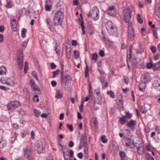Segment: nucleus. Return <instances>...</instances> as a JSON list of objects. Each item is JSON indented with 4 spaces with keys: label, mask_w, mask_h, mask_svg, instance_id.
Masks as SVG:
<instances>
[{
    "label": "nucleus",
    "mask_w": 160,
    "mask_h": 160,
    "mask_svg": "<svg viewBox=\"0 0 160 160\" xmlns=\"http://www.w3.org/2000/svg\"><path fill=\"white\" fill-rule=\"evenodd\" d=\"M64 18V14L61 11L58 10L55 12L53 17V22L55 26L61 25Z\"/></svg>",
    "instance_id": "nucleus-1"
},
{
    "label": "nucleus",
    "mask_w": 160,
    "mask_h": 160,
    "mask_svg": "<svg viewBox=\"0 0 160 160\" xmlns=\"http://www.w3.org/2000/svg\"><path fill=\"white\" fill-rule=\"evenodd\" d=\"M134 10V8L132 6H128L127 8L123 10L124 20L125 22L131 23L130 21L131 18V13Z\"/></svg>",
    "instance_id": "nucleus-2"
},
{
    "label": "nucleus",
    "mask_w": 160,
    "mask_h": 160,
    "mask_svg": "<svg viewBox=\"0 0 160 160\" xmlns=\"http://www.w3.org/2000/svg\"><path fill=\"white\" fill-rule=\"evenodd\" d=\"M105 26L108 32L112 35L117 34V29L114 23L112 21H109L106 23Z\"/></svg>",
    "instance_id": "nucleus-3"
},
{
    "label": "nucleus",
    "mask_w": 160,
    "mask_h": 160,
    "mask_svg": "<svg viewBox=\"0 0 160 160\" xmlns=\"http://www.w3.org/2000/svg\"><path fill=\"white\" fill-rule=\"evenodd\" d=\"M99 11L96 7H94L92 10L89 12L88 14V17H92L95 21L98 20L99 18Z\"/></svg>",
    "instance_id": "nucleus-4"
},
{
    "label": "nucleus",
    "mask_w": 160,
    "mask_h": 160,
    "mask_svg": "<svg viewBox=\"0 0 160 160\" xmlns=\"http://www.w3.org/2000/svg\"><path fill=\"white\" fill-rule=\"evenodd\" d=\"M21 106V103L18 101L11 102L7 106L8 109L9 110H13Z\"/></svg>",
    "instance_id": "nucleus-5"
},
{
    "label": "nucleus",
    "mask_w": 160,
    "mask_h": 160,
    "mask_svg": "<svg viewBox=\"0 0 160 160\" xmlns=\"http://www.w3.org/2000/svg\"><path fill=\"white\" fill-rule=\"evenodd\" d=\"M128 25V36L129 39L130 40H132L134 38V34L133 30L131 26V23H129Z\"/></svg>",
    "instance_id": "nucleus-6"
},
{
    "label": "nucleus",
    "mask_w": 160,
    "mask_h": 160,
    "mask_svg": "<svg viewBox=\"0 0 160 160\" xmlns=\"http://www.w3.org/2000/svg\"><path fill=\"white\" fill-rule=\"evenodd\" d=\"M17 63L19 69L20 70L22 69L23 67V56L22 53H20L18 55Z\"/></svg>",
    "instance_id": "nucleus-7"
},
{
    "label": "nucleus",
    "mask_w": 160,
    "mask_h": 160,
    "mask_svg": "<svg viewBox=\"0 0 160 160\" xmlns=\"http://www.w3.org/2000/svg\"><path fill=\"white\" fill-rule=\"evenodd\" d=\"M108 14L109 16L115 17L116 16V12L115 6H109L107 11Z\"/></svg>",
    "instance_id": "nucleus-8"
},
{
    "label": "nucleus",
    "mask_w": 160,
    "mask_h": 160,
    "mask_svg": "<svg viewBox=\"0 0 160 160\" xmlns=\"http://www.w3.org/2000/svg\"><path fill=\"white\" fill-rule=\"evenodd\" d=\"M125 140L126 145L127 147L132 148L135 146L134 140L132 138H126Z\"/></svg>",
    "instance_id": "nucleus-9"
},
{
    "label": "nucleus",
    "mask_w": 160,
    "mask_h": 160,
    "mask_svg": "<svg viewBox=\"0 0 160 160\" xmlns=\"http://www.w3.org/2000/svg\"><path fill=\"white\" fill-rule=\"evenodd\" d=\"M24 156L28 160H32V156L31 151L29 150L28 147L24 149Z\"/></svg>",
    "instance_id": "nucleus-10"
},
{
    "label": "nucleus",
    "mask_w": 160,
    "mask_h": 160,
    "mask_svg": "<svg viewBox=\"0 0 160 160\" xmlns=\"http://www.w3.org/2000/svg\"><path fill=\"white\" fill-rule=\"evenodd\" d=\"M29 84L34 91L39 92L40 91V89L38 86L35 84L33 80H31L30 81Z\"/></svg>",
    "instance_id": "nucleus-11"
},
{
    "label": "nucleus",
    "mask_w": 160,
    "mask_h": 160,
    "mask_svg": "<svg viewBox=\"0 0 160 160\" xmlns=\"http://www.w3.org/2000/svg\"><path fill=\"white\" fill-rule=\"evenodd\" d=\"M44 143H43L41 141H39L37 147V151L38 153L43 152V151L45 150V147Z\"/></svg>",
    "instance_id": "nucleus-12"
},
{
    "label": "nucleus",
    "mask_w": 160,
    "mask_h": 160,
    "mask_svg": "<svg viewBox=\"0 0 160 160\" xmlns=\"http://www.w3.org/2000/svg\"><path fill=\"white\" fill-rule=\"evenodd\" d=\"M136 124V122L133 120H130L127 124V126L131 130H133Z\"/></svg>",
    "instance_id": "nucleus-13"
},
{
    "label": "nucleus",
    "mask_w": 160,
    "mask_h": 160,
    "mask_svg": "<svg viewBox=\"0 0 160 160\" xmlns=\"http://www.w3.org/2000/svg\"><path fill=\"white\" fill-rule=\"evenodd\" d=\"M142 78H143L142 81L144 82L143 83L145 84L147 83L151 80L149 76L147 74H145L142 75Z\"/></svg>",
    "instance_id": "nucleus-14"
},
{
    "label": "nucleus",
    "mask_w": 160,
    "mask_h": 160,
    "mask_svg": "<svg viewBox=\"0 0 160 160\" xmlns=\"http://www.w3.org/2000/svg\"><path fill=\"white\" fill-rule=\"evenodd\" d=\"M137 153L139 155H142L143 152L144 148L142 145H140L137 147Z\"/></svg>",
    "instance_id": "nucleus-15"
},
{
    "label": "nucleus",
    "mask_w": 160,
    "mask_h": 160,
    "mask_svg": "<svg viewBox=\"0 0 160 160\" xmlns=\"http://www.w3.org/2000/svg\"><path fill=\"white\" fill-rule=\"evenodd\" d=\"M61 50V47L60 44L56 43L54 47V50L56 53L58 55H60V50Z\"/></svg>",
    "instance_id": "nucleus-16"
},
{
    "label": "nucleus",
    "mask_w": 160,
    "mask_h": 160,
    "mask_svg": "<svg viewBox=\"0 0 160 160\" xmlns=\"http://www.w3.org/2000/svg\"><path fill=\"white\" fill-rule=\"evenodd\" d=\"M46 22L48 26V27L49 29L51 30V31H52V28H53V25L51 22V19L49 18H48L46 20Z\"/></svg>",
    "instance_id": "nucleus-17"
},
{
    "label": "nucleus",
    "mask_w": 160,
    "mask_h": 160,
    "mask_svg": "<svg viewBox=\"0 0 160 160\" xmlns=\"http://www.w3.org/2000/svg\"><path fill=\"white\" fill-rule=\"evenodd\" d=\"M6 84L8 86L13 87L15 84V83L13 80L10 79H8L7 80V82Z\"/></svg>",
    "instance_id": "nucleus-18"
},
{
    "label": "nucleus",
    "mask_w": 160,
    "mask_h": 160,
    "mask_svg": "<svg viewBox=\"0 0 160 160\" xmlns=\"http://www.w3.org/2000/svg\"><path fill=\"white\" fill-rule=\"evenodd\" d=\"M6 68L4 66H2L0 67V75H4L6 73Z\"/></svg>",
    "instance_id": "nucleus-19"
},
{
    "label": "nucleus",
    "mask_w": 160,
    "mask_h": 160,
    "mask_svg": "<svg viewBox=\"0 0 160 160\" xmlns=\"http://www.w3.org/2000/svg\"><path fill=\"white\" fill-rule=\"evenodd\" d=\"M6 140L0 139V148H3L7 145Z\"/></svg>",
    "instance_id": "nucleus-20"
},
{
    "label": "nucleus",
    "mask_w": 160,
    "mask_h": 160,
    "mask_svg": "<svg viewBox=\"0 0 160 160\" xmlns=\"http://www.w3.org/2000/svg\"><path fill=\"white\" fill-rule=\"evenodd\" d=\"M119 122L122 124H124L128 121V119L126 118L125 117L123 116L119 119Z\"/></svg>",
    "instance_id": "nucleus-21"
},
{
    "label": "nucleus",
    "mask_w": 160,
    "mask_h": 160,
    "mask_svg": "<svg viewBox=\"0 0 160 160\" xmlns=\"http://www.w3.org/2000/svg\"><path fill=\"white\" fill-rule=\"evenodd\" d=\"M5 6L7 8H11L12 6V3L11 0H6V4Z\"/></svg>",
    "instance_id": "nucleus-22"
},
{
    "label": "nucleus",
    "mask_w": 160,
    "mask_h": 160,
    "mask_svg": "<svg viewBox=\"0 0 160 160\" xmlns=\"http://www.w3.org/2000/svg\"><path fill=\"white\" fill-rule=\"evenodd\" d=\"M63 69H64V65H62V69H61V82L62 83H65V80H64L63 75Z\"/></svg>",
    "instance_id": "nucleus-23"
},
{
    "label": "nucleus",
    "mask_w": 160,
    "mask_h": 160,
    "mask_svg": "<svg viewBox=\"0 0 160 160\" xmlns=\"http://www.w3.org/2000/svg\"><path fill=\"white\" fill-rule=\"evenodd\" d=\"M71 50L70 49L68 48L67 47H66V52L67 58L68 59H69L71 58Z\"/></svg>",
    "instance_id": "nucleus-24"
},
{
    "label": "nucleus",
    "mask_w": 160,
    "mask_h": 160,
    "mask_svg": "<svg viewBox=\"0 0 160 160\" xmlns=\"http://www.w3.org/2000/svg\"><path fill=\"white\" fill-rule=\"evenodd\" d=\"M145 84L143 83H140L139 85V90L141 92H144L145 91Z\"/></svg>",
    "instance_id": "nucleus-25"
},
{
    "label": "nucleus",
    "mask_w": 160,
    "mask_h": 160,
    "mask_svg": "<svg viewBox=\"0 0 160 160\" xmlns=\"http://www.w3.org/2000/svg\"><path fill=\"white\" fill-rule=\"evenodd\" d=\"M60 90H57L56 92L55 97L56 98H61L62 97V95L60 93Z\"/></svg>",
    "instance_id": "nucleus-26"
},
{
    "label": "nucleus",
    "mask_w": 160,
    "mask_h": 160,
    "mask_svg": "<svg viewBox=\"0 0 160 160\" xmlns=\"http://www.w3.org/2000/svg\"><path fill=\"white\" fill-rule=\"evenodd\" d=\"M119 154L121 158V160H124L126 157V154L124 152L120 151L119 152Z\"/></svg>",
    "instance_id": "nucleus-27"
},
{
    "label": "nucleus",
    "mask_w": 160,
    "mask_h": 160,
    "mask_svg": "<svg viewBox=\"0 0 160 160\" xmlns=\"http://www.w3.org/2000/svg\"><path fill=\"white\" fill-rule=\"evenodd\" d=\"M140 109L142 113H145L147 111L144 106H142L140 107Z\"/></svg>",
    "instance_id": "nucleus-28"
},
{
    "label": "nucleus",
    "mask_w": 160,
    "mask_h": 160,
    "mask_svg": "<svg viewBox=\"0 0 160 160\" xmlns=\"http://www.w3.org/2000/svg\"><path fill=\"white\" fill-rule=\"evenodd\" d=\"M34 112L35 115L37 117H39L41 113V112L40 111L36 109L34 110Z\"/></svg>",
    "instance_id": "nucleus-29"
},
{
    "label": "nucleus",
    "mask_w": 160,
    "mask_h": 160,
    "mask_svg": "<svg viewBox=\"0 0 160 160\" xmlns=\"http://www.w3.org/2000/svg\"><path fill=\"white\" fill-rule=\"evenodd\" d=\"M153 67L157 69H160V61L154 64Z\"/></svg>",
    "instance_id": "nucleus-30"
},
{
    "label": "nucleus",
    "mask_w": 160,
    "mask_h": 160,
    "mask_svg": "<svg viewBox=\"0 0 160 160\" xmlns=\"http://www.w3.org/2000/svg\"><path fill=\"white\" fill-rule=\"evenodd\" d=\"M81 27L82 33L84 35L85 33V31L84 30L85 27L84 25V22L83 21H81Z\"/></svg>",
    "instance_id": "nucleus-31"
},
{
    "label": "nucleus",
    "mask_w": 160,
    "mask_h": 160,
    "mask_svg": "<svg viewBox=\"0 0 160 160\" xmlns=\"http://www.w3.org/2000/svg\"><path fill=\"white\" fill-rule=\"evenodd\" d=\"M107 94L110 95V97L113 98H115L114 93L112 91H108Z\"/></svg>",
    "instance_id": "nucleus-32"
},
{
    "label": "nucleus",
    "mask_w": 160,
    "mask_h": 160,
    "mask_svg": "<svg viewBox=\"0 0 160 160\" xmlns=\"http://www.w3.org/2000/svg\"><path fill=\"white\" fill-rule=\"evenodd\" d=\"M26 31L27 30L25 29H22L21 31V36L22 38H24L25 37Z\"/></svg>",
    "instance_id": "nucleus-33"
},
{
    "label": "nucleus",
    "mask_w": 160,
    "mask_h": 160,
    "mask_svg": "<svg viewBox=\"0 0 160 160\" xmlns=\"http://www.w3.org/2000/svg\"><path fill=\"white\" fill-rule=\"evenodd\" d=\"M74 57L76 58H78L79 57V52L77 50H75L74 52Z\"/></svg>",
    "instance_id": "nucleus-34"
},
{
    "label": "nucleus",
    "mask_w": 160,
    "mask_h": 160,
    "mask_svg": "<svg viewBox=\"0 0 160 160\" xmlns=\"http://www.w3.org/2000/svg\"><path fill=\"white\" fill-rule=\"evenodd\" d=\"M32 76L37 81H38V79L35 71H33L32 72Z\"/></svg>",
    "instance_id": "nucleus-35"
},
{
    "label": "nucleus",
    "mask_w": 160,
    "mask_h": 160,
    "mask_svg": "<svg viewBox=\"0 0 160 160\" xmlns=\"http://www.w3.org/2000/svg\"><path fill=\"white\" fill-rule=\"evenodd\" d=\"M52 8V6L51 5L48 6L47 4H46L45 6V9L47 11H50Z\"/></svg>",
    "instance_id": "nucleus-36"
},
{
    "label": "nucleus",
    "mask_w": 160,
    "mask_h": 160,
    "mask_svg": "<svg viewBox=\"0 0 160 160\" xmlns=\"http://www.w3.org/2000/svg\"><path fill=\"white\" fill-rule=\"evenodd\" d=\"M141 15L140 14H138L137 15V20L138 22L140 24H141L143 22V21L141 18Z\"/></svg>",
    "instance_id": "nucleus-37"
},
{
    "label": "nucleus",
    "mask_w": 160,
    "mask_h": 160,
    "mask_svg": "<svg viewBox=\"0 0 160 160\" xmlns=\"http://www.w3.org/2000/svg\"><path fill=\"white\" fill-rule=\"evenodd\" d=\"M89 72V70L87 64H86V66L85 69V77H87L88 75Z\"/></svg>",
    "instance_id": "nucleus-38"
},
{
    "label": "nucleus",
    "mask_w": 160,
    "mask_h": 160,
    "mask_svg": "<svg viewBox=\"0 0 160 160\" xmlns=\"http://www.w3.org/2000/svg\"><path fill=\"white\" fill-rule=\"evenodd\" d=\"M152 66H153V65L152 63L151 62H148L147 63L146 65V68L148 69H151V68Z\"/></svg>",
    "instance_id": "nucleus-39"
},
{
    "label": "nucleus",
    "mask_w": 160,
    "mask_h": 160,
    "mask_svg": "<svg viewBox=\"0 0 160 160\" xmlns=\"http://www.w3.org/2000/svg\"><path fill=\"white\" fill-rule=\"evenodd\" d=\"M80 143L84 146L86 143V141L85 139L84 138L81 139Z\"/></svg>",
    "instance_id": "nucleus-40"
},
{
    "label": "nucleus",
    "mask_w": 160,
    "mask_h": 160,
    "mask_svg": "<svg viewBox=\"0 0 160 160\" xmlns=\"http://www.w3.org/2000/svg\"><path fill=\"white\" fill-rule=\"evenodd\" d=\"M18 113L22 116L24 115L25 114V111L22 109H20V110H18Z\"/></svg>",
    "instance_id": "nucleus-41"
},
{
    "label": "nucleus",
    "mask_w": 160,
    "mask_h": 160,
    "mask_svg": "<svg viewBox=\"0 0 160 160\" xmlns=\"http://www.w3.org/2000/svg\"><path fill=\"white\" fill-rule=\"evenodd\" d=\"M101 140L103 143H106L108 141L107 139L105 138V136L104 135L101 138Z\"/></svg>",
    "instance_id": "nucleus-42"
},
{
    "label": "nucleus",
    "mask_w": 160,
    "mask_h": 160,
    "mask_svg": "<svg viewBox=\"0 0 160 160\" xmlns=\"http://www.w3.org/2000/svg\"><path fill=\"white\" fill-rule=\"evenodd\" d=\"M98 57V55L97 53L92 54V58L93 60H97Z\"/></svg>",
    "instance_id": "nucleus-43"
},
{
    "label": "nucleus",
    "mask_w": 160,
    "mask_h": 160,
    "mask_svg": "<svg viewBox=\"0 0 160 160\" xmlns=\"http://www.w3.org/2000/svg\"><path fill=\"white\" fill-rule=\"evenodd\" d=\"M83 101H82L81 102V104L79 107V110L81 112L83 111Z\"/></svg>",
    "instance_id": "nucleus-44"
},
{
    "label": "nucleus",
    "mask_w": 160,
    "mask_h": 160,
    "mask_svg": "<svg viewBox=\"0 0 160 160\" xmlns=\"http://www.w3.org/2000/svg\"><path fill=\"white\" fill-rule=\"evenodd\" d=\"M89 96H87L86 97L84 100L85 102H87L88 101L90 97H91L92 96V94H90L91 93V91L90 90V89L89 90Z\"/></svg>",
    "instance_id": "nucleus-45"
},
{
    "label": "nucleus",
    "mask_w": 160,
    "mask_h": 160,
    "mask_svg": "<svg viewBox=\"0 0 160 160\" xmlns=\"http://www.w3.org/2000/svg\"><path fill=\"white\" fill-rule=\"evenodd\" d=\"M1 82L2 84H6L7 80L4 77H2L1 78Z\"/></svg>",
    "instance_id": "nucleus-46"
},
{
    "label": "nucleus",
    "mask_w": 160,
    "mask_h": 160,
    "mask_svg": "<svg viewBox=\"0 0 160 160\" xmlns=\"http://www.w3.org/2000/svg\"><path fill=\"white\" fill-rule=\"evenodd\" d=\"M151 49L152 52L153 53H155L156 51V48L154 46H152L151 48Z\"/></svg>",
    "instance_id": "nucleus-47"
},
{
    "label": "nucleus",
    "mask_w": 160,
    "mask_h": 160,
    "mask_svg": "<svg viewBox=\"0 0 160 160\" xmlns=\"http://www.w3.org/2000/svg\"><path fill=\"white\" fill-rule=\"evenodd\" d=\"M132 115L129 113L128 112H127L126 113V115L124 117H125L127 119H130L132 117Z\"/></svg>",
    "instance_id": "nucleus-48"
},
{
    "label": "nucleus",
    "mask_w": 160,
    "mask_h": 160,
    "mask_svg": "<svg viewBox=\"0 0 160 160\" xmlns=\"http://www.w3.org/2000/svg\"><path fill=\"white\" fill-rule=\"evenodd\" d=\"M155 15L158 18H160V12H159L157 9H156L155 11Z\"/></svg>",
    "instance_id": "nucleus-49"
},
{
    "label": "nucleus",
    "mask_w": 160,
    "mask_h": 160,
    "mask_svg": "<svg viewBox=\"0 0 160 160\" xmlns=\"http://www.w3.org/2000/svg\"><path fill=\"white\" fill-rule=\"evenodd\" d=\"M99 55L101 57H103L105 55L104 52L102 50H100L99 52Z\"/></svg>",
    "instance_id": "nucleus-50"
},
{
    "label": "nucleus",
    "mask_w": 160,
    "mask_h": 160,
    "mask_svg": "<svg viewBox=\"0 0 160 160\" xmlns=\"http://www.w3.org/2000/svg\"><path fill=\"white\" fill-rule=\"evenodd\" d=\"M51 68L52 69H54L56 68V66L55 63L53 62H51L50 63Z\"/></svg>",
    "instance_id": "nucleus-51"
},
{
    "label": "nucleus",
    "mask_w": 160,
    "mask_h": 160,
    "mask_svg": "<svg viewBox=\"0 0 160 160\" xmlns=\"http://www.w3.org/2000/svg\"><path fill=\"white\" fill-rule=\"evenodd\" d=\"M74 145L73 142L72 141H70L69 142L68 146L70 147H72Z\"/></svg>",
    "instance_id": "nucleus-52"
},
{
    "label": "nucleus",
    "mask_w": 160,
    "mask_h": 160,
    "mask_svg": "<svg viewBox=\"0 0 160 160\" xmlns=\"http://www.w3.org/2000/svg\"><path fill=\"white\" fill-rule=\"evenodd\" d=\"M159 54H156L154 56V60H158L159 57Z\"/></svg>",
    "instance_id": "nucleus-53"
},
{
    "label": "nucleus",
    "mask_w": 160,
    "mask_h": 160,
    "mask_svg": "<svg viewBox=\"0 0 160 160\" xmlns=\"http://www.w3.org/2000/svg\"><path fill=\"white\" fill-rule=\"evenodd\" d=\"M72 46H76L77 45L78 43L75 40H72Z\"/></svg>",
    "instance_id": "nucleus-54"
},
{
    "label": "nucleus",
    "mask_w": 160,
    "mask_h": 160,
    "mask_svg": "<svg viewBox=\"0 0 160 160\" xmlns=\"http://www.w3.org/2000/svg\"><path fill=\"white\" fill-rule=\"evenodd\" d=\"M67 126L71 131H73L72 126V125L68 124L67 125Z\"/></svg>",
    "instance_id": "nucleus-55"
},
{
    "label": "nucleus",
    "mask_w": 160,
    "mask_h": 160,
    "mask_svg": "<svg viewBox=\"0 0 160 160\" xmlns=\"http://www.w3.org/2000/svg\"><path fill=\"white\" fill-rule=\"evenodd\" d=\"M28 42V40L24 41L23 43L22 48H25L27 46V44Z\"/></svg>",
    "instance_id": "nucleus-56"
},
{
    "label": "nucleus",
    "mask_w": 160,
    "mask_h": 160,
    "mask_svg": "<svg viewBox=\"0 0 160 160\" xmlns=\"http://www.w3.org/2000/svg\"><path fill=\"white\" fill-rule=\"evenodd\" d=\"M51 84L53 87H55L56 86L57 82L55 81H52L51 82Z\"/></svg>",
    "instance_id": "nucleus-57"
},
{
    "label": "nucleus",
    "mask_w": 160,
    "mask_h": 160,
    "mask_svg": "<svg viewBox=\"0 0 160 160\" xmlns=\"http://www.w3.org/2000/svg\"><path fill=\"white\" fill-rule=\"evenodd\" d=\"M77 157L80 159H82L83 157V154L82 152H80L77 154Z\"/></svg>",
    "instance_id": "nucleus-58"
},
{
    "label": "nucleus",
    "mask_w": 160,
    "mask_h": 160,
    "mask_svg": "<svg viewBox=\"0 0 160 160\" xmlns=\"http://www.w3.org/2000/svg\"><path fill=\"white\" fill-rule=\"evenodd\" d=\"M141 31L142 34H143V35H145L146 34V31L144 28H142L141 29Z\"/></svg>",
    "instance_id": "nucleus-59"
},
{
    "label": "nucleus",
    "mask_w": 160,
    "mask_h": 160,
    "mask_svg": "<svg viewBox=\"0 0 160 160\" xmlns=\"http://www.w3.org/2000/svg\"><path fill=\"white\" fill-rule=\"evenodd\" d=\"M63 154L64 156V159H66L67 158H68V154L66 153V152H65L63 151Z\"/></svg>",
    "instance_id": "nucleus-60"
},
{
    "label": "nucleus",
    "mask_w": 160,
    "mask_h": 160,
    "mask_svg": "<svg viewBox=\"0 0 160 160\" xmlns=\"http://www.w3.org/2000/svg\"><path fill=\"white\" fill-rule=\"evenodd\" d=\"M53 74V78H54L56 77L57 75H58V73L54 71L52 72Z\"/></svg>",
    "instance_id": "nucleus-61"
},
{
    "label": "nucleus",
    "mask_w": 160,
    "mask_h": 160,
    "mask_svg": "<svg viewBox=\"0 0 160 160\" xmlns=\"http://www.w3.org/2000/svg\"><path fill=\"white\" fill-rule=\"evenodd\" d=\"M74 153L73 151L72 150H70V158H72L73 157Z\"/></svg>",
    "instance_id": "nucleus-62"
},
{
    "label": "nucleus",
    "mask_w": 160,
    "mask_h": 160,
    "mask_svg": "<svg viewBox=\"0 0 160 160\" xmlns=\"http://www.w3.org/2000/svg\"><path fill=\"white\" fill-rule=\"evenodd\" d=\"M3 41V36L1 34H0V43L2 42Z\"/></svg>",
    "instance_id": "nucleus-63"
},
{
    "label": "nucleus",
    "mask_w": 160,
    "mask_h": 160,
    "mask_svg": "<svg viewBox=\"0 0 160 160\" xmlns=\"http://www.w3.org/2000/svg\"><path fill=\"white\" fill-rule=\"evenodd\" d=\"M64 117V113H61L60 114V116L59 117V119L60 120H62L63 119Z\"/></svg>",
    "instance_id": "nucleus-64"
}]
</instances>
